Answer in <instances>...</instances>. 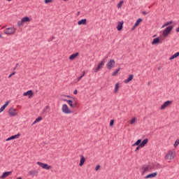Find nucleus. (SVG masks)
Instances as JSON below:
<instances>
[{"instance_id": "nucleus-1", "label": "nucleus", "mask_w": 179, "mask_h": 179, "mask_svg": "<svg viewBox=\"0 0 179 179\" xmlns=\"http://www.w3.org/2000/svg\"><path fill=\"white\" fill-rule=\"evenodd\" d=\"M173 26L169 25L162 32V36H164V37H167V36H169V34H170V33H171V31L173 30Z\"/></svg>"}, {"instance_id": "nucleus-2", "label": "nucleus", "mask_w": 179, "mask_h": 179, "mask_svg": "<svg viewBox=\"0 0 179 179\" xmlns=\"http://www.w3.org/2000/svg\"><path fill=\"white\" fill-rule=\"evenodd\" d=\"M62 111L64 114H72L73 113V111L69 109V107H68V105H66V103L62 105Z\"/></svg>"}, {"instance_id": "nucleus-3", "label": "nucleus", "mask_w": 179, "mask_h": 179, "mask_svg": "<svg viewBox=\"0 0 179 179\" xmlns=\"http://www.w3.org/2000/svg\"><path fill=\"white\" fill-rule=\"evenodd\" d=\"M63 101H66L69 106L71 107V108H76L78 106V102H76V101H72L71 99H63Z\"/></svg>"}, {"instance_id": "nucleus-4", "label": "nucleus", "mask_w": 179, "mask_h": 179, "mask_svg": "<svg viewBox=\"0 0 179 179\" xmlns=\"http://www.w3.org/2000/svg\"><path fill=\"white\" fill-rule=\"evenodd\" d=\"M105 64H106V57L101 59V62L98 64L97 67L94 69L95 73H97V72L104 66Z\"/></svg>"}, {"instance_id": "nucleus-5", "label": "nucleus", "mask_w": 179, "mask_h": 179, "mask_svg": "<svg viewBox=\"0 0 179 179\" xmlns=\"http://www.w3.org/2000/svg\"><path fill=\"white\" fill-rule=\"evenodd\" d=\"M15 32L16 29H15V27H8L4 30V34H7L8 36L10 34H15Z\"/></svg>"}, {"instance_id": "nucleus-6", "label": "nucleus", "mask_w": 179, "mask_h": 179, "mask_svg": "<svg viewBox=\"0 0 179 179\" xmlns=\"http://www.w3.org/2000/svg\"><path fill=\"white\" fill-rule=\"evenodd\" d=\"M114 65H115V61L114 59H110L106 64V68L110 71L114 68Z\"/></svg>"}, {"instance_id": "nucleus-7", "label": "nucleus", "mask_w": 179, "mask_h": 179, "mask_svg": "<svg viewBox=\"0 0 179 179\" xmlns=\"http://www.w3.org/2000/svg\"><path fill=\"white\" fill-rule=\"evenodd\" d=\"M8 115L10 117H16V115H17V110L13 108V107L10 108L8 110Z\"/></svg>"}, {"instance_id": "nucleus-8", "label": "nucleus", "mask_w": 179, "mask_h": 179, "mask_svg": "<svg viewBox=\"0 0 179 179\" xmlns=\"http://www.w3.org/2000/svg\"><path fill=\"white\" fill-rule=\"evenodd\" d=\"M37 164H38V166H40V167H42V169H43L45 170H50V169H51V166H50L47 164H44L43 162H38Z\"/></svg>"}, {"instance_id": "nucleus-9", "label": "nucleus", "mask_w": 179, "mask_h": 179, "mask_svg": "<svg viewBox=\"0 0 179 179\" xmlns=\"http://www.w3.org/2000/svg\"><path fill=\"white\" fill-rule=\"evenodd\" d=\"M166 160H173L174 159V154L173 153V151H170L165 155Z\"/></svg>"}, {"instance_id": "nucleus-10", "label": "nucleus", "mask_w": 179, "mask_h": 179, "mask_svg": "<svg viewBox=\"0 0 179 179\" xmlns=\"http://www.w3.org/2000/svg\"><path fill=\"white\" fill-rule=\"evenodd\" d=\"M20 136V133H18L15 135L11 136L8 137L6 141L8 142L9 141H13L15 139H19V137Z\"/></svg>"}, {"instance_id": "nucleus-11", "label": "nucleus", "mask_w": 179, "mask_h": 179, "mask_svg": "<svg viewBox=\"0 0 179 179\" xmlns=\"http://www.w3.org/2000/svg\"><path fill=\"white\" fill-rule=\"evenodd\" d=\"M173 103V101H165L160 107V110H164V108H166V107H169V106H170V104H171Z\"/></svg>"}, {"instance_id": "nucleus-12", "label": "nucleus", "mask_w": 179, "mask_h": 179, "mask_svg": "<svg viewBox=\"0 0 179 179\" xmlns=\"http://www.w3.org/2000/svg\"><path fill=\"white\" fill-rule=\"evenodd\" d=\"M10 174H12V171H5L0 176V178H1V179L6 178V177H9V176H10Z\"/></svg>"}, {"instance_id": "nucleus-13", "label": "nucleus", "mask_w": 179, "mask_h": 179, "mask_svg": "<svg viewBox=\"0 0 179 179\" xmlns=\"http://www.w3.org/2000/svg\"><path fill=\"white\" fill-rule=\"evenodd\" d=\"M80 160L79 166L80 167H82V166L85 164V162H86V158H85V156L83 155H80Z\"/></svg>"}, {"instance_id": "nucleus-14", "label": "nucleus", "mask_w": 179, "mask_h": 179, "mask_svg": "<svg viewBox=\"0 0 179 179\" xmlns=\"http://www.w3.org/2000/svg\"><path fill=\"white\" fill-rule=\"evenodd\" d=\"M157 172H154L152 173H150V174L147 175L146 176H145V179L155 178V177H157Z\"/></svg>"}, {"instance_id": "nucleus-15", "label": "nucleus", "mask_w": 179, "mask_h": 179, "mask_svg": "<svg viewBox=\"0 0 179 179\" xmlns=\"http://www.w3.org/2000/svg\"><path fill=\"white\" fill-rule=\"evenodd\" d=\"M141 22H142V18H138V19L136 21V22H135L134 27L131 28V30H134L136 27H138V26H139V23H141Z\"/></svg>"}, {"instance_id": "nucleus-16", "label": "nucleus", "mask_w": 179, "mask_h": 179, "mask_svg": "<svg viewBox=\"0 0 179 179\" xmlns=\"http://www.w3.org/2000/svg\"><path fill=\"white\" fill-rule=\"evenodd\" d=\"M123 26H124V22L122 21L119 22L117 23V31H121V30H122Z\"/></svg>"}, {"instance_id": "nucleus-17", "label": "nucleus", "mask_w": 179, "mask_h": 179, "mask_svg": "<svg viewBox=\"0 0 179 179\" xmlns=\"http://www.w3.org/2000/svg\"><path fill=\"white\" fill-rule=\"evenodd\" d=\"M160 43H162V42H160V38L157 37L152 40V45H156V44H160Z\"/></svg>"}, {"instance_id": "nucleus-18", "label": "nucleus", "mask_w": 179, "mask_h": 179, "mask_svg": "<svg viewBox=\"0 0 179 179\" xmlns=\"http://www.w3.org/2000/svg\"><path fill=\"white\" fill-rule=\"evenodd\" d=\"M9 106V101H7L1 108H0V113L4 111L5 108Z\"/></svg>"}, {"instance_id": "nucleus-19", "label": "nucleus", "mask_w": 179, "mask_h": 179, "mask_svg": "<svg viewBox=\"0 0 179 179\" xmlns=\"http://www.w3.org/2000/svg\"><path fill=\"white\" fill-rule=\"evenodd\" d=\"M79 55V52H76L69 56V59L73 61Z\"/></svg>"}, {"instance_id": "nucleus-20", "label": "nucleus", "mask_w": 179, "mask_h": 179, "mask_svg": "<svg viewBox=\"0 0 179 179\" xmlns=\"http://www.w3.org/2000/svg\"><path fill=\"white\" fill-rule=\"evenodd\" d=\"M23 96H29V98L33 96V90H28L26 92H24Z\"/></svg>"}, {"instance_id": "nucleus-21", "label": "nucleus", "mask_w": 179, "mask_h": 179, "mask_svg": "<svg viewBox=\"0 0 179 179\" xmlns=\"http://www.w3.org/2000/svg\"><path fill=\"white\" fill-rule=\"evenodd\" d=\"M148 138H145L144 140H143L139 145V147L143 148L148 142Z\"/></svg>"}, {"instance_id": "nucleus-22", "label": "nucleus", "mask_w": 179, "mask_h": 179, "mask_svg": "<svg viewBox=\"0 0 179 179\" xmlns=\"http://www.w3.org/2000/svg\"><path fill=\"white\" fill-rule=\"evenodd\" d=\"M87 20L86 18L82 19L78 22V26H82V24H86Z\"/></svg>"}, {"instance_id": "nucleus-23", "label": "nucleus", "mask_w": 179, "mask_h": 179, "mask_svg": "<svg viewBox=\"0 0 179 179\" xmlns=\"http://www.w3.org/2000/svg\"><path fill=\"white\" fill-rule=\"evenodd\" d=\"M132 79H134V76L132 74H130L129 76V77L127 78V79L124 80V83H129V82H131V80H132Z\"/></svg>"}, {"instance_id": "nucleus-24", "label": "nucleus", "mask_w": 179, "mask_h": 179, "mask_svg": "<svg viewBox=\"0 0 179 179\" xmlns=\"http://www.w3.org/2000/svg\"><path fill=\"white\" fill-rule=\"evenodd\" d=\"M177 57H179V52H177L174 55H173L170 58L169 60L171 61V59H174L175 58H177Z\"/></svg>"}, {"instance_id": "nucleus-25", "label": "nucleus", "mask_w": 179, "mask_h": 179, "mask_svg": "<svg viewBox=\"0 0 179 179\" xmlns=\"http://www.w3.org/2000/svg\"><path fill=\"white\" fill-rule=\"evenodd\" d=\"M22 22H24V23H27V22H30V17L25 16L24 17L22 18Z\"/></svg>"}, {"instance_id": "nucleus-26", "label": "nucleus", "mask_w": 179, "mask_h": 179, "mask_svg": "<svg viewBox=\"0 0 179 179\" xmlns=\"http://www.w3.org/2000/svg\"><path fill=\"white\" fill-rule=\"evenodd\" d=\"M118 89H120V83H117L115 85L114 93H117V92H118Z\"/></svg>"}, {"instance_id": "nucleus-27", "label": "nucleus", "mask_w": 179, "mask_h": 179, "mask_svg": "<svg viewBox=\"0 0 179 179\" xmlns=\"http://www.w3.org/2000/svg\"><path fill=\"white\" fill-rule=\"evenodd\" d=\"M141 139H138L132 145V146H139V145H141Z\"/></svg>"}, {"instance_id": "nucleus-28", "label": "nucleus", "mask_w": 179, "mask_h": 179, "mask_svg": "<svg viewBox=\"0 0 179 179\" xmlns=\"http://www.w3.org/2000/svg\"><path fill=\"white\" fill-rule=\"evenodd\" d=\"M121 71V68H118L113 73H112V76H115L117 75V73H118V71Z\"/></svg>"}, {"instance_id": "nucleus-29", "label": "nucleus", "mask_w": 179, "mask_h": 179, "mask_svg": "<svg viewBox=\"0 0 179 179\" xmlns=\"http://www.w3.org/2000/svg\"><path fill=\"white\" fill-rule=\"evenodd\" d=\"M173 24V20L166 22L164 24L163 27H166V26H170V24Z\"/></svg>"}, {"instance_id": "nucleus-30", "label": "nucleus", "mask_w": 179, "mask_h": 179, "mask_svg": "<svg viewBox=\"0 0 179 179\" xmlns=\"http://www.w3.org/2000/svg\"><path fill=\"white\" fill-rule=\"evenodd\" d=\"M148 170H149V165H148L146 167L144 168L142 172V175H144L146 173V171H148Z\"/></svg>"}, {"instance_id": "nucleus-31", "label": "nucleus", "mask_w": 179, "mask_h": 179, "mask_svg": "<svg viewBox=\"0 0 179 179\" xmlns=\"http://www.w3.org/2000/svg\"><path fill=\"white\" fill-rule=\"evenodd\" d=\"M23 23H24V21H22V19H21L20 21L17 22V25L19 26V27H20V26H23V24H24Z\"/></svg>"}, {"instance_id": "nucleus-32", "label": "nucleus", "mask_w": 179, "mask_h": 179, "mask_svg": "<svg viewBox=\"0 0 179 179\" xmlns=\"http://www.w3.org/2000/svg\"><path fill=\"white\" fill-rule=\"evenodd\" d=\"M179 144V138L176 139V141H175L173 146L174 148H177V146H178Z\"/></svg>"}, {"instance_id": "nucleus-33", "label": "nucleus", "mask_w": 179, "mask_h": 179, "mask_svg": "<svg viewBox=\"0 0 179 179\" xmlns=\"http://www.w3.org/2000/svg\"><path fill=\"white\" fill-rule=\"evenodd\" d=\"M41 120H43V117L39 116V117H38L35 120V122H40V121H41Z\"/></svg>"}, {"instance_id": "nucleus-34", "label": "nucleus", "mask_w": 179, "mask_h": 179, "mask_svg": "<svg viewBox=\"0 0 179 179\" xmlns=\"http://www.w3.org/2000/svg\"><path fill=\"white\" fill-rule=\"evenodd\" d=\"M122 3H124V1H120L118 3H117V8H121L122 6Z\"/></svg>"}, {"instance_id": "nucleus-35", "label": "nucleus", "mask_w": 179, "mask_h": 179, "mask_svg": "<svg viewBox=\"0 0 179 179\" xmlns=\"http://www.w3.org/2000/svg\"><path fill=\"white\" fill-rule=\"evenodd\" d=\"M136 122V117H133L130 121V124H135Z\"/></svg>"}, {"instance_id": "nucleus-36", "label": "nucleus", "mask_w": 179, "mask_h": 179, "mask_svg": "<svg viewBox=\"0 0 179 179\" xmlns=\"http://www.w3.org/2000/svg\"><path fill=\"white\" fill-rule=\"evenodd\" d=\"M114 125V120H111L110 122V127H113Z\"/></svg>"}, {"instance_id": "nucleus-37", "label": "nucleus", "mask_w": 179, "mask_h": 179, "mask_svg": "<svg viewBox=\"0 0 179 179\" xmlns=\"http://www.w3.org/2000/svg\"><path fill=\"white\" fill-rule=\"evenodd\" d=\"M99 169H100V165H96V166L95 167V171H97Z\"/></svg>"}, {"instance_id": "nucleus-38", "label": "nucleus", "mask_w": 179, "mask_h": 179, "mask_svg": "<svg viewBox=\"0 0 179 179\" xmlns=\"http://www.w3.org/2000/svg\"><path fill=\"white\" fill-rule=\"evenodd\" d=\"M50 2H52V0H45V3H50Z\"/></svg>"}, {"instance_id": "nucleus-39", "label": "nucleus", "mask_w": 179, "mask_h": 179, "mask_svg": "<svg viewBox=\"0 0 179 179\" xmlns=\"http://www.w3.org/2000/svg\"><path fill=\"white\" fill-rule=\"evenodd\" d=\"M15 73H16V72L14 71L11 74H10L9 76H8V78H12V76H13V75H15Z\"/></svg>"}, {"instance_id": "nucleus-40", "label": "nucleus", "mask_w": 179, "mask_h": 179, "mask_svg": "<svg viewBox=\"0 0 179 179\" xmlns=\"http://www.w3.org/2000/svg\"><path fill=\"white\" fill-rule=\"evenodd\" d=\"M33 174H34V171H30L29 172V176H33Z\"/></svg>"}, {"instance_id": "nucleus-41", "label": "nucleus", "mask_w": 179, "mask_h": 179, "mask_svg": "<svg viewBox=\"0 0 179 179\" xmlns=\"http://www.w3.org/2000/svg\"><path fill=\"white\" fill-rule=\"evenodd\" d=\"M50 108V106H47L45 109H43V113H45V110H48Z\"/></svg>"}, {"instance_id": "nucleus-42", "label": "nucleus", "mask_w": 179, "mask_h": 179, "mask_svg": "<svg viewBox=\"0 0 179 179\" xmlns=\"http://www.w3.org/2000/svg\"><path fill=\"white\" fill-rule=\"evenodd\" d=\"M140 148H142V147H139V145H138L135 150V152H138V150H139Z\"/></svg>"}, {"instance_id": "nucleus-43", "label": "nucleus", "mask_w": 179, "mask_h": 179, "mask_svg": "<svg viewBox=\"0 0 179 179\" xmlns=\"http://www.w3.org/2000/svg\"><path fill=\"white\" fill-rule=\"evenodd\" d=\"M156 167H157L158 169H162V166H160V164H157Z\"/></svg>"}, {"instance_id": "nucleus-44", "label": "nucleus", "mask_w": 179, "mask_h": 179, "mask_svg": "<svg viewBox=\"0 0 179 179\" xmlns=\"http://www.w3.org/2000/svg\"><path fill=\"white\" fill-rule=\"evenodd\" d=\"M84 76H85V74H83V75H81L80 77H78V80H80V79H81L82 78H83Z\"/></svg>"}, {"instance_id": "nucleus-45", "label": "nucleus", "mask_w": 179, "mask_h": 179, "mask_svg": "<svg viewBox=\"0 0 179 179\" xmlns=\"http://www.w3.org/2000/svg\"><path fill=\"white\" fill-rule=\"evenodd\" d=\"M73 94H78V90H75L73 91Z\"/></svg>"}, {"instance_id": "nucleus-46", "label": "nucleus", "mask_w": 179, "mask_h": 179, "mask_svg": "<svg viewBox=\"0 0 179 179\" xmlns=\"http://www.w3.org/2000/svg\"><path fill=\"white\" fill-rule=\"evenodd\" d=\"M54 38H55V37L52 36L50 39L48 40V41H52V40H54Z\"/></svg>"}, {"instance_id": "nucleus-47", "label": "nucleus", "mask_w": 179, "mask_h": 179, "mask_svg": "<svg viewBox=\"0 0 179 179\" xmlns=\"http://www.w3.org/2000/svg\"><path fill=\"white\" fill-rule=\"evenodd\" d=\"M17 66H19L18 63H17V64H16V65H15V68L13 69V71H15V70L16 69V68H17Z\"/></svg>"}, {"instance_id": "nucleus-48", "label": "nucleus", "mask_w": 179, "mask_h": 179, "mask_svg": "<svg viewBox=\"0 0 179 179\" xmlns=\"http://www.w3.org/2000/svg\"><path fill=\"white\" fill-rule=\"evenodd\" d=\"M142 15H148V13L145 11H142Z\"/></svg>"}, {"instance_id": "nucleus-49", "label": "nucleus", "mask_w": 179, "mask_h": 179, "mask_svg": "<svg viewBox=\"0 0 179 179\" xmlns=\"http://www.w3.org/2000/svg\"><path fill=\"white\" fill-rule=\"evenodd\" d=\"M176 33H179V27L176 30Z\"/></svg>"}, {"instance_id": "nucleus-50", "label": "nucleus", "mask_w": 179, "mask_h": 179, "mask_svg": "<svg viewBox=\"0 0 179 179\" xmlns=\"http://www.w3.org/2000/svg\"><path fill=\"white\" fill-rule=\"evenodd\" d=\"M37 124V122H36V120H34V122L32 123L31 125L33 126V125H34V124Z\"/></svg>"}, {"instance_id": "nucleus-51", "label": "nucleus", "mask_w": 179, "mask_h": 179, "mask_svg": "<svg viewBox=\"0 0 179 179\" xmlns=\"http://www.w3.org/2000/svg\"><path fill=\"white\" fill-rule=\"evenodd\" d=\"M37 124V122H36V120H34V122L32 123L31 125L33 126V125H34V124Z\"/></svg>"}, {"instance_id": "nucleus-52", "label": "nucleus", "mask_w": 179, "mask_h": 179, "mask_svg": "<svg viewBox=\"0 0 179 179\" xmlns=\"http://www.w3.org/2000/svg\"><path fill=\"white\" fill-rule=\"evenodd\" d=\"M0 38H3V37L2 36V34H0Z\"/></svg>"}, {"instance_id": "nucleus-53", "label": "nucleus", "mask_w": 179, "mask_h": 179, "mask_svg": "<svg viewBox=\"0 0 179 179\" xmlns=\"http://www.w3.org/2000/svg\"><path fill=\"white\" fill-rule=\"evenodd\" d=\"M80 12L78 11L77 13L78 16V15H80Z\"/></svg>"}, {"instance_id": "nucleus-54", "label": "nucleus", "mask_w": 179, "mask_h": 179, "mask_svg": "<svg viewBox=\"0 0 179 179\" xmlns=\"http://www.w3.org/2000/svg\"><path fill=\"white\" fill-rule=\"evenodd\" d=\"M66 97L71 98V96H69V95H67V96H66Z\"/></svg>"}, {"instance_id": "nucleus-55", "label": "nucleus", "mask_w": 179, "mask_h": 179, "mask_svg": "<svg viewBox=\"0 0 179 179\" xmlns=\"http://www.w3.org/2000/svg\"><path fill=\"white\" fill-rule=\"evenodd\" d=\"M161 68L160 67H158V71H160Z\"/></svg>"}, {"instance_id": "nucleus-56", "label": "nucleus", "mask_w": 179, "mask_h": 179, "mask_svg": "<svg viewBox=\"0 0 179 179\" xmlns=\"http://www.w3.org/2000/svg\"><path fill=\"white\" fill-rule=\"evenodd\" d=\"M8 2H10V1H12V0H7Z\"/></svg>"}, {"instance_id": "nucleus-57", "label": "nucleus", "mask_w": 179, "mask_h": 179, "mask_svg": "<svg viewBox=\"0 0 179 179\" xmlns=\"http://www.w3.org/2000/svg\"><path fill=\"white\" fill-rule=\"evenodd\" d=\"M148 85H150V82H148Z\"/></svg>"}, {"instance_id": "nucleus-58", "label": "nucleus", "mask_w": 179, "mask_h": 179, "mask_svg": "<svg viewBox=\"0 0 179 179\" xmlns=\"http://www.w3.org/2000/svg\"><path fill=\"white\" fill-rule=\"evenodd\" d=\"M153 37H156V35H154Z\"/></svg>"}, {"instance_id": "nucleus-59", "label": "nucleus", "mask_w": 179, "mask_h": 179, "mask_svg": "<svg viewBox=\"0 0 179 179\" xmlns=\"http://www.w3.org/2000/svg\"><path fill=\"white\" fill-rule=\"evenodd\" d=\"M143 167H145V166H142V169H143Z\"/></svg>"}, {"instance_id": "nucleus-60", "label": "nucleus", "mask_w": 179, "mask_h": 179, "mask_svg": "<svg viewBox=\"0 0 179 179\" xmlns=\"http://www.w3.org/2000/svg\"><path fill=\"white\" fill-rule=\"evenodd\" d=\"M63 1H68V0H63Z\"/></svg>"}]
</instances>
